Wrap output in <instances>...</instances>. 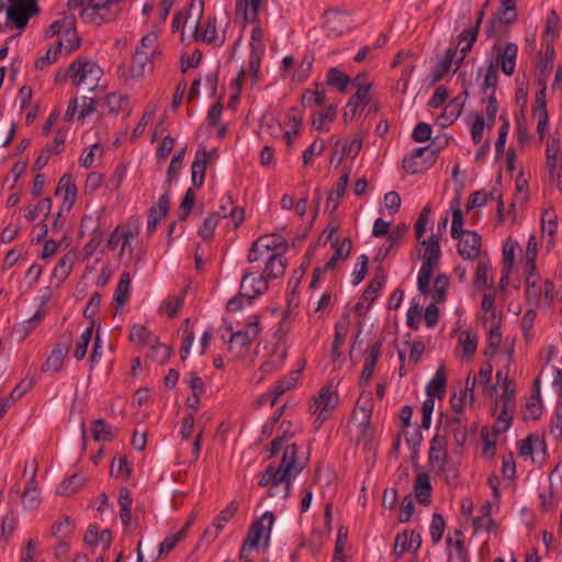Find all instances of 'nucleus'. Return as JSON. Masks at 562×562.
<instances>
[{
    "instance_id": "412c9836",
    "label": "nucleus",
    "mask_w": 562,
    "mask_h": 562,
    "mask_svg": "<svg viewBox=\"0 0 562 562\" xmlns=\"http://www.w3.org/2000/svg\"><path fill=\"white\" fill-rule=\"evenodd\" d=\"M422 544V537L419 533L402 532L395 538L393 552L396 557L402 555L407 550L417 551Z\"/></svg>"
},
{
    "instance_id": "a878e982",
    "label": "nucleus",
    "mask_w": 562,
    "mask_h": 562,
    "mask_svg": "<svg viewBox=\"0 0 562 562\" xmlns=\"http://www.w3.org/2000/svg\"><path fill=\"white\" fill-rule=\"evenodd\" d=\"M215 22L214 18H209L203 24L194 21L192 27L195 40H201L207 44L214 43L217 37Z\"/></svg>"
},
{
    "instance_id": "ddd939ff",
    "label": "nucleus",
    "mask_w": 562,
    "mask_h": 562,
    "mask_svg": "<svg viewBox=\"0 0 562 562\" xmlns=\"http://www.w3.org/2000/svg\"><path fill=\"white\" fill-rule=\"evenodd\" d=\"M458 244L459 255L468 260H474L480 257L481 236L476 232L462 231Z\"/></svg>"
},
{
    "instance_id": "0eeeda50",
    "label": "nucleus",
    "mask_w": 562,
    "mask_h": 562,
    "mask_svg": "<svg viewBox=\"0 0 562 562\" xmlns=\"http://www.w3.org/2000/svg\"><path fill=\"white\" fill-rule=\"evenodd\" d=\"M38 13L40 7L37 3L29 0H8L3 25L12 24L19 31H23L29 20Z\"/></svg>"
},
{
    "instance_id": "423d86ee",
    "label": "nucleus",
    "mask_w": 562,
    "mask_h": 562,
    "mask_svg": "<svg viewBox=\"0 0 562 562\" xmlns=\"http://www.w3.org/2000/svg\"><path fill=\"white\" fill-rule=\"evenodd\" d=\"M102 74V69L95 61L82 57L71 63L67 71V76L75 86H83L90 91L98 87Z\"/></svg>"
},
{
    "instance_id": "f03ea898",
    "label": "nucleus",
    "mask_w": 562,
    "mask_h": 562,
    "mask_svg": "<svg viewBox=\"0 0 562 562\" xmlns=\"http://www.w3.org/2000/svg\"><path fill=\"white\" fill-rule=\"evenodd\" d=\"M496 383L491 386L490 397L494 400L493 415H496V432L506 431L512 422L516 408L515 384L508 378V372L498 370L496 372Z\"/></svg>"
},
{
    "instance_id": "4be33fe9",
    "label": "nucleus",
    "mask_w": 562,
    "mask_h": 562,
    "mask_svg": "<svg viewBox=\"0 0 562 562\" xmlns=\"http://www.w3.org/2000/svg\"><path fill=\"white\" fill-rule=\"evenodd\" d=\"M369 95H370V86H368V85L360 86L358 88L357 92L353 95H351V98L349 99V101L346 105V110L342 115L345 123L353 120V117L356 116L358 106L361 103L369 102Z\"/></svg>"
},
{
    "instance_id": "9b49d317",
    "label": "nucleus",
    "mask_w": 562,
    "mask_h": 562,
    "mask_svg": "<svg viewBox=\"0 0 562 562\" xmlns=\"http://www.w3.org/2000/svg\"><path fill=\"white\" fill-rule=\"evenodd\" d=\"M352 26V19L345 11L329 10L325 13V29L329 34L341 36Z\"/></svg>"
},
{
    "instance_id": "774afa93",
    "label": "nucleus",
    "mask_w": 562,
    "mask_h": 562,
    "mask_svg": "<svg viewBox=\"0 0 562 562\" xmlns=\"http://www.w3.org/2000/svg\"><path fill=\"white\" fill-rule=\"evenodd\" d=\"M549 432L555 440L562 438V404L558 405L555 408V418L549 426Z\"/></svg>"
},
{
    "instance_id": "ea45409f",
    "label": "nucleus",
    "mask_w": 562,
    "mask_h": 562,
    "mask_svg": "<svg viewBox=\"0 0 562 562\" xmlns=\"http://www.w3.org/2000/svg\"><path fill=\"white\" fill-rule=\"evenodd\" d=\"M557 218V214L551 209H547L542 213V234L550 237L548 240V247L553 245V237L558 229Z\"/></svg>"
},
{
    "instance_id": "de8ad7c7",
    "label": "nucleus",
    "mask_w": 562,
    "mask_h": 562,
    "mask_svg": "<svg viewBox=\"0 0 562 562\" xmlns=\"http://www.w3.org/2000/svg\"><path fill=\"white\" fill-rule=\"evenodd\" d=\"M92 436L95 441H112L114 439L112 428L106 426L101 418L92 422Z\"/></svg>"
},
{
    "instance_id": "1a4fd4ad",
    "label": "nucleus",
    "mask_w": 562,
    "mask_h": 562,
    "mask_svg": "<svg viewBox=\"0 0 562 562\" xmlns=\"http://www.w3.org/2000/svg\"><path fill=\"white\" fill-rule=\"evenodd\" d=\"M449 460L448 439L445 436L436 434L430 440L428 451V463L430 470L442 473Z\"/></svg>"
},
{
    "instance_id": "0e129e2a",
    "label": "nucleus",
    "mask_w": 562,
    "mask_h": 562,
    "mask_svg": "<svg viewBox=\"0 0 562 562\" xmlns=\"http://www.w3.org/2000/svg\"><path fill=\"white\" fill-rule=\"evenodd\" d=\"M446 522L440 514H434L430 522V537L434 543H438L443 535Z\"/></svg>"
},
{
    "instance_id": "3c124183",
    "label": "nucleus",
    "mask_w": 562,
    "mask_h": 562,
    "mask_svg": "<svg viewBox=\"0 0 562 562\" xmlns=\"http://www.w3.org/2000/svg\"><path fill=\"white\" fill-rule=\"evenodd\" d=\"M93 333V324H91L86 330L80 335L78 341L76 342V348L74 350V357L77 360H82L88 350V346L91 341Z\"/></svg>"
},
{
    "instance_id": "338daca9",
    "label": "nucleus",
    "mask_w": 562,
    "mask_h": 562,
    "mask_svg": "<svg viewBox=\"0 0 562 562\" xmlns=\"http://www.w3.org/2000/svg\"><path fill=\"white\" fill-rule=\"evenodd\" d=\"M72 529L71 520L69 517H65L52 526V535L59 539H66L72 533Z\"/></svg>"
},
{
    "instance_id": "2f4dec72",
    "label": "nucleus",
    "mask_w": 562,
    "mask_h": 562,
    "mask_svg": "<svg viewBox=\"0 0 562 562\" xmlns=\"http://www.w3.org/2000/svg\"><path fill=\"white\" fill-rule=\"evenodd\" d=\"M257 245L265 249L267 256L271 254H279L278 250H285L288 247L286 240L277 234L265 235L256 239Z\"/></svg>"
},
{
    "instance_id": "473e14b6",
    "label": "nucleus",
    "mask_w": 562,
    "mask_h": 562,
    "mask_svg": "<svg viewBox=\"0 0 562 562\" xmlns=\"http://www.w3.org/2000/svg\"><path fill=\"white\" fill-rule=\"evenodd\" d=\"M533 272L529 270V276L526 279V297L530 304L537 305L542 297L543 282Z\"/></svg>"
},
{
    "instance_id": "7c9ffc66",
    "label": "nucleus",
    "mask_w": 562,
    "mask_h": 562,
    "mask_svg": "<svg viewBox=\"0 0 562 562\" xmlns=\"http://www.w3.org/2000/svg\"><path fill=\"white\" fill-rule=\"evenodd\" d=\"M349 333V316L344 315L342 319L335 325V339L331 347L333 359L336 360L341 356L339 351Z\"/></svg>"
},
{
    "instance_id": "2eb2a0df",
    "label": "nucleus",
    "mask_w": 562,
    "mask_h": 562,
    "mask_svg": "<svg viewBox=\"0 0 562 562\" xmlns=\"http://www.w3.org/2000/svg\"><path fill=\"white\" fill-rule=\"evenodd\" d=\"M238 510V504L231 502L220 514L215 517L211 527L206 528L203 532V538L207 541H214L226 524L234 517Z\"/></svg>"
},
{
    "instance_id": "f8f14e48",
    "label": "nucleus",
    "mask_w": 562,
    "mask_h": 562,
    "mask_svg": "<svg viewBox=\"0 0 562 562\" xmlns=\"http://www.w3.org/2000/svg\"><path fill=\"white\" fill-rule=\"evenodd\" d=\"M518 18L516 3H507L501 1V7L494 14L493 21L487 25L486 33L488 37L497 34V25H510L516 22Z\"/></svg>"
},
{
    "instance_id": "a211bd4d",
    "label": "nucleus",
    "mask_w": 562,
    "mask_h": 562,
    "mask_svg": "<svg viewBox=\"0 0 562 562\" xmlns=\"http://www.w3.org/2000/svg\"><path fill=\"white\" fill-rule=\"evenodd\" d=\"M418 252L423 258V263H428V266L438 267L441 256L439 238L436 235H431L428 239H424L420 243Z\"/></svg>"
},
{
    "instance_id": "39448f33",
    "label": "nucleus",
    "mask_w": 562,
    "mask_h": 562,
    "mask_svg": "<svg viewBox=\"0 0 562 562\" xmlns=\"http://www.w3.org/2000/svg\"><path fill=\"white\" fill-rule=\"evenodd\" d=\"M120 13V0H88L80 12V19L86 23L101 25L114 21Z\"/></svg>"
},
{
    "instance_id": "a19ab883",
    "label": "nucleus",
    "mask_w": 562,
    "mask_h": 562,
    "mask_svg": "<svg viewBox=\"0 0 562 562\" xmlns=\"http://www.w3.org/2000/svg\"><path fill=\"white\" fill-rule=\"evenodd\" d=\"M300 373L301 371H293L276 385L272 392V398L270 400L271 405H274L277 400L286 391H290L294 387Z\"/></svg>"
},
{
    "instance_id": "dca6fc26",
    "label": "nucleus",
    "mask_w": 562,
    "mask_h": 562,
    "mask_svg": "<svg viewBox=\"0 0 562 562\" xmlns=\"http://www.w3.org/2000/svg\"><path fill=\"white\" fill-rule=\"evenodd\" d=\"M468 98V91H463L461 94L451 100L445 108L443 112L437 117V123L447 127L451 125L461 114Z\"/></svg>"
},
{
    "instance_id": "603ef678",
    "label": "nucleus",
    "mask_w": 562,
    "mask_h": 562,
    "mask_svg": "<svg viewBox=\"0 0 562 562\" xmlns=\"http://www.w3.org/2000/svg\"><path fill=\"white\" fill-rule=\"evenodd\" d=\"M105 105L111 113L117 114L127 110L128 98L117 93H110L105 98Z\"/></svg>"
},
{
    "instance_id": "49530a36",
    "label": "nucleus",
    "mask_w": 562,
    "mask_h": 562,
    "mask_svg": "<svg viewBox=\"0 0 562 562\" xmlns=\"http://www.w3.org/2000/svg\"><path fill=\"white\" fill-rule=\"evenodd\" d=\"M351 251V240L346 238L341 241V244L336 248L335 252L330 257V259L325 263L324 270H333L336 267V263L340 259H346L349 257Z\"/></svg>"
},
{
    "instance_id": "7ed1b4c3",
    "label": "nucleus",
    "mask_w": 562,
    "mask_h": 562,
    "mask_svg": "<svg viewBox=\"0 0 562 562\" xmlns=\"http://www.w3.org/2000/svg\"><path fill=\"white\" fill-rule=\"evenodd\" d=\"M273 524L274 515L271 512L263 513L260 518L251 522L239 552L240 559L247 558V553L254 549L268 548Z\"/></svg>"
},
{
    "instance_id": "6ab92c4d",
    "label": "nucleus",
    "mask_w": 562,
    "mask_h": 562,
    "mask_svg": "<svg viewBox=\"0 0 562 562\" xmlns=\"http://www.w3.org/2000/svg\"><path fill=\"white\" fill-rule=\"evenodd\" d=\"M266 7L265 0H236V12L249 23L259 21V13Z\"/></svg>"
},
{
    "instance_id": "f704fd0d",
    "label": "nucleus",
    "mask_w": 562,
    "mask_h": 562,
    "mask_svg": "<svg viewBox=\"0 0 562 562\" xmlns=\"http://www.w3.org/2000/svg\"><path fill=\"white\" fill-rule=\"evenodd\" d=\"M77 193V188L72 182V178L70 175H64L58 182L55 194L60 195L64 194V201L69 203V206L72 205Z\"/></svg>"
},
{
    "instance_id": "58836bf2",
    "label": "nucleus",
    "mask_w": 562,
    "mask_h": 562,
    "mask_svg": "<svg viewBox=\"0 0 562 562\" xmlns=\"http://www.w3.org/2000/svg\"><path fill=\"white\" fill-rule=\"evenodd\" d=\"M490 318L492 321V327L490 329L487 350L485 353L487 355L490 352L491 355H494L501 345L502 333L499 327V321L497 319L495 312L491 313Z\"/></svg>"
},
{
    "instance_id": "9d476101",
    "label": "nucleus",
    "mask_w": 562,
    "mask_h": 562,
    "mask_svg": "<svg viewBox=\"0 0 562 562\" xmlns=\"http://www.w3.org/2000/svg\"><path fill=\"white\" fill-rule=\"evenodd\" d=\"M493 52L495 53V60L491 61L490 65L496 69L501 68L506 76H512L516 67L517 45L514 43L496 44L493 46Z\"/></svg>"
},
{
    "instance_id": "79ce46f5",
    "label": "nucleus",
    "mask_w": 562,
    "mask_h": 562,
    "mask_svg": "<svg viewBox=\"0 0 562 562\" xmlns=\"http://www.w3.org/2000/svg\"><path fill=\"white\" fill-rule=\"evenodd\" d=\"M349 176H350V170H345L342 172L341 177L339 178V180L337 182L336 189L333 190L328 195L327 207H329L330 203H333V210L337 209L339 199L341 196H344V194L346 192L348 181H349Z\"/></svg>"
},
{
    "instance_id": "864d4df0",
    "label": "nucleus",
    "mask_w": 562,
    "mask_h": 562,
    "mask_svg": "<svg viewBox=\"0 0 562 562\" xmlns=\"http://www.w3.org/2000/svg\"><path fill=\"white\" fill-rule=\"evenodd\" d=\"M363 137L362 133H358L350 142L346 140L342 144V153L339 160L341 161L344 157L355 158L362 148Z\"/></svg>"
},
{
    "instance_id": "09e8293b",
    "label": "nucleus",
    "mask_w": 562,
    "mask_h": 562,
    "mask_svg": "<svg viewBox=\"0 0 562 562\" xmlns=\"http://www.w3.org/2000/svg\"><path fill=\"white\" fill-rule=\"evenodd\" d=\"M222 213H210L203 221L202 226L199 228L198 234L203 239H211L214 231L221 220Z\"/></svg>"
},
{
    "instance_id": "4c0bfd02",
    "label": "nucleus",
    "mask_w": 562,
    "mask_h": 562,
    "mask_svg": "<svg viewBox=\"0 0 562 562\" xmlns=\"http://www.w3.org/2000/svg\"><path fill=\"white\" fill-rule=\"evenodd\" d=\"M65 30V36L75 37V22L70 16H65L63 20L55 21L48 27L46 34L47 36L58 35L60 36Z\"/></svg>"
},
{
    "instance_id": "bb28decb",
    "label": "nucleus",
    "mask_w": 562,
    "mask_h": 562,
    "mask_svg": "<svg viewBox=\"0 0 562 562\" xmlns=\"http://www.w3.org/2000/svg\"><path fill=\"white\" fill-rule=\"evenodd\" d=\"M431 491L432 487L429 474L419 472L414 483V492L417 501L423 505H428L430 503Z\"/></svg>"
},
{
    "instance_id": "e433bc0d",
    "label": "nucleus",
    "mask_w": 562,
    "mask_h": 562,
    "mask_svg": "<svg viewBox=\"0 0 562 562\" xmlns=\"http://www.w3.org/2000/svg\"><path fill=\"white\" fill-rule=\"evenodd\" d=\"M86 483V477L79 473L72 474L64 480L58 486L57 493L63 496H70L77 493Z\"/></svg>"
},
{
    "instance_id": "f3484780",
    "label": "nucleus",
    "mask_w": 562,
    "mask_h": 562,
    "mask_svg": "<svg viewBox=\"0 0 562 562\" xmlns=\"http://www.w3.org/2000/svg\"><path fill=\"white\" fill-rule=\"evenodd\" d=\"M36 462L32 464L31 477L27 481L26 487L22 494V504L24 509L32 510L40 506V490L36 481Z\"/></svg>"
},
{
    "instance_id": "72a5a7b5",
    "label": "nucleus",
    "mask_w": 562,
    "mask_h": 562,
    "mask_svg": "<svg viewBox=\"0 0 562 562\" xmlns=\"http://www.w3.org/2000/svg\"><path fill=\"white\" fill-rule=\"evenodd\" d=\"M427 395L428 397H442L446 392V373L445 369L441 367L437 370L435 376L430 380L427 385Z\"/></svg>"
},
{
    "instance_id": "8fccbe9b",
    "label": "nucleus",
    "mask_w": 562,
    "mask_h": 562,
    "mask_svg": "<svg viewBox=\"0 0 562 562\" xmlns=\"http://www.w3.org/2000/svg\"><path fill=\"white\" fill-rule=\"evenodd\" d=\"M560 151V140L555 137H550L547 140V150H546V158H547V167L550 172V175H553L555 167H557V158L558 154Z\"/></svg>"
},
{
    "instance_id": "37998d69",
    "label": "nucleus",
    "mask_w": 562,
    "mask_h": 562,
    "mask_svg": "<svg viewBox=\"0 0 562 562\" xmlns=\"http://www.w3.org/2000/svg\"><path fill=\"white\" fill-rule=\"evenodd\" d=\"M131 281H132V277H131L130 272L124 271L121 274V278L116 285L115 294H114V301L120 306H122L128 297Z\"/></svg>"
},
{
    "instance_id": "5fc2aeb1",
    "label": "nucleus",
    "mask_w": 562,
    "mask_h": 562,
    "mask_svg": "<svg viewBox=\"0 0 562 562\" xmlns=\"http://www.w3.org/2000/svg\"><path fill=\"white\" fill-rule=\"evenodd\" d=\"M327 83L329 86H335L339 89V91L345 92L348 85L350 83V79L339 69L330 68L327 74Z\"/></svg>"
},
{
    "instance_id": "6e6552de",
    "label": "nucleus",
    "mask_w": 562,
    "mask_h": 562,
    "mask_svg": "<svg viewBox=\"0 0 562 562\" xmlns=\"http://www.w3.org/2000/svg\"><path fill=\"white\" fill-rule=\"evenodd\" d=\"M338 404V395L334 392L330 386H324L319 391L318 395L310 404V411L312 414L317 415L316 422L321 424L328 418L333 409Z\"/></svg>"
},
{
    "instance_id": "13d9d810",
    "label": "nucleus",
    "mask_w": 562,
    "mask_h": 562,
    "mask_svg": "<svg viewBox=\"0 0 562 562\" xmlns=\"http://www.w3.org/2000/svg\"><path fill=\"white\" fill-rule=\"evenodd\" d=\"M459 345L465 356L472 357L476 351L477 336L471 331H463L459 338Z\"/></svg>"
},
{
    "instance_id": "cd10ccee",
    "label": "nucleus",
    "mask_w": 562,
    "mask_h": 562,
    "mask_svg": "<svg viewBox=\"0 0 562 562\" xmlns=\"http://www.w3.org/2000/svg\"><path fill=\"white\" fill-rule=\"evenodd\" d=\"M286 268V260L281 254H271L267 256V262L262 276L267 279H277L282 277Z\"/></svg>"
},
{
    "instance_id": "aec40b11",
    "label": "nucleus",
    "mask_w": 562,
    "mask_h": 562,
    "mask_svg": "<svg viewBox=\"0 0 562 562\" xmlns=\"http://www.w3.org/2000/svg\"><path fill=\"white\" fill-rule=\"evenodd\" d=\"M70 339L65 342L57 344L52 350L50 356L46 359L43 370L58 372L63 368L64 359L69 352Z\"/></svg>"
},
{
    "instance_id": "393cba45",
    "label": "nucleus",
    "mask_w": 562,
    "mask_h": 562,
    "mask_svg": "<svg viewBox=\"0 0 562 562\" xmlns=\"http://www.w3.org/2000/svg\"><path fill=\"white\" fill-rule=\"evenodd\" d=\"M154 59L140 52L134 53L130 67V78L139 80L145 76L147 69H153Z\"/></svg>"
},
{
    "instance_id": "bf43d9fd",
    "label": "nucleus",
    "mask_w": 562,
    "mask_h": 562,
    "mask_svg": "<svg viewBox=\"0 0 562 562\" xmlns=\"http://www.w3.org/2000/svg\"><path fill=\"white\" fill-rule=\"evenodd\" d=\"M326 144L324 139H315L308 148H306L303 153V162L305 166L312 165L314 158L319 156L325 150Z\"/></svg>"
},
{
    "instance_id": "6e6d98bb",
    "label": "nucleus",
    "mask_w": 562,
    "mask_h": 562,
    "mask_svg": "<svg viewBox=\"0 0 562 562\" xmlns=\"http://www.w3.org/2000/svg\"><path fill=\"white\" fill-rule=\"evenodd\" d=\"M436 268L437 267L428 266V263H423L420 267V270L418 273V279H417V285H418L419 292L424 295L428 294V292L430 290L429 289L430 279H431V276Z\"/></svg>"
},
{
    "instance_id": "69168bd1",
    "label": "nucleus",
    "mask_w": 562,
    "mask_h": 562,
    "mask_svg": "<svg viewBox=\"0 0 562 562\" xmlns=\"http://www.w3.org/2000/svg\"><path fill=\"white\" fill-rule=\"evenodd\" d=\"M448 288L449 279L445 274H440L435 279V290L432 294L435 303H441L446 300Z\"/></svg>"
},
{
    "instance_id": "c9c22d12",
    "label": "nucleus",
    "mask_w": 562,
    "mask_h": 562,
    "mask_svg": "<svg viewBox=\"0 0 562 562\" xmlns=\"http://www.w3.org/2000/svg\"><path fill=\"white\" fill-rule=\"evenodd\" d=\"M135 50L146 54L148 57L155 59L160 55L157 34L155 32H150L144 35L139 46H137Z\"/></svg>"
},
{
    "instance_id": "4468645a",
    "label": "nucleus",
    "mask_w": 562,
    "mask_h": 562,
    "mask_svg": "<svg viewBox=\"0 0 562 562\" xmlns=\"http://www.w3.org/2000/svg\"><path fill=\"white\" fill-rule=\"evenodd\" d=\"M268 289V281L262 274L245 273L240 282V295L255 299Z\"/></svg>"
},
{
    "instance_id": "b1692460",
    "label": "nucleus",
    "mask_w": 562,
    "mask_h": 562,
    "mask_svg": "<svg viewBox=\"0 0 562 562\" xmlns=\"http://www.w3.org/2000/svg\"><path fill=\"white\" fill-rule=\"evenodd\" d=\"M210 158V154L206 149L200 148L195 154V159L191 166L192 182L195 187H202L204 182V176L206 170V164Z\"/></svg>"
},
{
    "instance_id": "a18cd8bd",
    "label": "nucleus",
    "mask_w": 562,
    "mask_h": 562,
    "mask_svg": "<svg viewBox=\"0 0 562 562\" xmlns=\"http://www.w3.org/2000/svg\"><path fill=\"white\" fill-rule=\"evenodd\" d=\"M384 283H385L384 273L383 272L376 273L375 277L373 278V280L368 285V288L366 289V291L363 292L361 299L364 302H368L369 304L372 303L376 299L378 293L384 286Z\"/></svg>"
},
{
    "instance_id": "e2e57ef3",
    "label": "nucleus",
    "mask_w": 562,
    "mask_h": 562,
    "mask_svg": "<svg viewBox=\"0 0 562 562\" xmlns=\"http://www.w3.org/2000/svg\"><path fill=\"white\" fill-rule=\"evenodd\" d=\"M52 200L49 198L41 200L35 206H27L25 210V217L29 221H34L40 213L45 212L46 216L52 210Z\"/></svg>"
},
{
    "instance_id": "f257e3e1",
    "label": "nucleus",
    "mask_w": 562,
    "mask_h": 562,
    "mask_svg": "<svg viewBox=\"0 0 562 562\" xmlns=\"http://www.w3.org/2000/svg\"><path fill=\"white\" fill-rule=\"evenodd\" d=\"M297 450L295 443L286 446L280 465H269L263 472L259 485L269 487L270 497L284 499L290 495L292 479L304 469V463L297 459Z\"/></svg>"
},
{
    "instance_id": "c03bdc74",
    "label": "nucleus",
    "mask_w": 562,
    "mask_h": 562,
    "mask_svg": "<svg viewBox=\"0 0 562 562\" xmlns=\"http://www.w3.org/2000/svg\"><path fill=\"white\" fill-rule=\"evenodd\" d=\"M476 37H477V26H473V27L465 30L461 33L460 43H459V46H461L459 61H462L464 59V57L467 56V54L471 50L474 42L476 41Z\"/></svg>"
},
{
    "instance_id": "052dcab7",
    "label": "nucleus",
    "mask_w": 562,
    "mask_h": 562,
    "mask_svg": "<svg viewBox=\"0 0 562 562\" xmlns=\"http://www.w3.org/2000/svg\"><path fill=\"white\" fill-rule=\"evenodd\" d=\"M456 55H457L456 50L449 49L446 54V57L437 64L435 71H434V80L435 81L442 79L443 76L446 74H448Z\"/></svg>"
},
{
    "instance_id": "20e7f679",
    "label": "nucleus",
    "mask_w": 562,
    "mask_h": 562,
    "mask_svg": "<svg viewBox=\"0 0 562 562\" xmlns=\"http://www.w3.org/2000/svg\"><path fill=\"white\" fill-rule=\"evenodd\" d=\"M226 330L231 333L229 338L225 339L224 335L222 338L228 345V351L234 353L237 358H240L245 356L249 346L255 341L261 331L259 326V317L257 315L250 316L246 324V328L239 329L237 331L234 330L231 323H227Z\"/></svg>"
},
{
    "instance_id": "c756f323",
    "label": "nucleus",
    "mask_w": 562,
    "mask_h": 562,
    "mask_svg": "<svg viewBox=\"0 0 562 562\" xmlns=\"http://www.w3.org/2000/svg\"><path fill=\"white\" fill-rule=\"evenodd\" d=\"M130 340L138 347H153L158 341L144 325L136 324L131 328Z\"/></svg>"
},
{
    "instance_id": "4d7b16f0",
    "label": "nucleus",
    "mask_w": 562,
    "mask_h": 562,
    "mask_svg": "<svg viewBox=\"0 0 562 562\" xmlns=\"http://www.w3.org/2000/svg\"><path fill=\"white\" fill-rule=\"evenodd\" d=\"M337 106L330 105L325 112H317L313 115L312 125L316 130H324L326 122H333L336 119Z\"/></svg>"
},
{
    "instance_id": "c85d7f7f",
    "label": "nucleus",
    "mask_w": 562,
    "mask_h": 562,
    "mask_svg": "<svg viewBox=\"0 0 562 562\" xmlns=\"http://www.w3.org/2000/svg\"><path fill=\"white\" fill-rule=\"evenodd\" d=\"M542 414V401L540 395V381H535V394L527 402L522 416L525 419H538Z\"/></svg>"
},
{
    "instance_id": "680f3d73",
    "label": "nucleus",
    "mask_w": 562,
    "mask_h": 562,
    "mask_svg": "<svg viewBox=\"0 0 562 562\" xmlns=\"http://www.w3.org/2000/svg\"><path fill=\"white\" fill-rule=\"evenodd\" d=\"M254 24L255 26L251 32L250 47L255 55H259L262 54L266 49L263 44V30L261 29L259 21Z\"/></svg>"
},
{
    "instance_id": "5701e85b",
    "label": "nucleus",
    "mask_w": 562,
    "mask_h": 562,
    "mask_svg": "<svg viewBox=\"0 0 562 562\" xmlns=\"http://www.w3.org/2000/svg\"><path fill=\"white\" fill-rule=\"evenodd\" d=\"M381 347H382L381 341H378L370 347L369 353L366 357L363 369H362V372L360 375V385H366L370 382V380L373 375L378 359L381 355Z\"/></svg>"
}]
</instances>
